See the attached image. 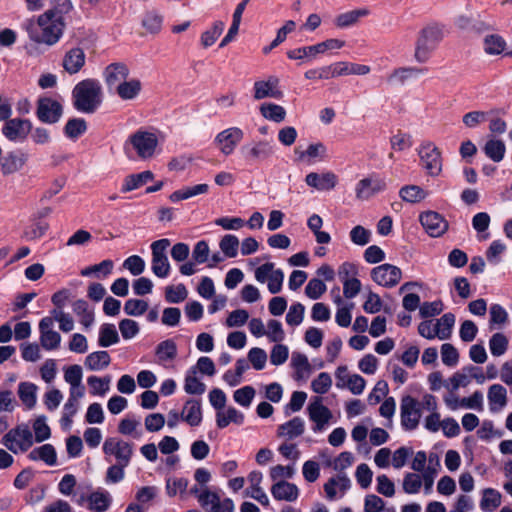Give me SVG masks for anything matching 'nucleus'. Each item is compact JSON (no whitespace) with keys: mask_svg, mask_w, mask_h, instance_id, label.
Masks as SVG:
<instances>
[{"mask_svg":"<svg viewBox=\"0 0 512 512\" xmlns=\"http://www.w3.org/2000/svg\"><path fill=\"white\" fill-rule=\"evenodd\" d=\"M37 386L32 382H20L17 394L27 410H31L37 403Z\"/></svg>","mask_w":512,"mask_h":512,"instance_id":"obj_32","label":"nucleus"},{"mask_svg":"<svg viewBox=\"0 0 512 512\" xmlns=\"http://www.w3.org/2000/svg\"><path fill=\"white\" fill-rule=\"evenodd\" d=\"M30 130V121L14 118L6 121L2 128V133L10 141H22L26 138Z\"/></svg>","mask_w":512,"mask_h":512,"instance_id":"obj_21","label":"nucleus"},{"mask_svg":"<svg viewBox=\"0 0 512 512\" xmlns=\"http://www.w3.org/2000/svg\"><path fill=\"white\" fill-rule=\"evenodd\" d=\"M421 411L420 404L416 399L410 395L404 396L400 404L402 427L405 430H415L421 419Z\"/></svg>","mask_w":512,"mask_h":512,"instance_id":"obj_10","label":"nucleus"},{"mask_svg":"<svg viewBox=\"0 0 512 512\" xmlns=\"http://www.w3.org/2000/svg\"><path fill=\"white\" fill-rule=\"evenodd\" d=\"M279 79L275 76L268 77L267 80L256 81L253 85V97L255 100L264 98L280 99L282 92L278 89Z\"/></svg>","mask_w":512,"mask_h":512,"instance_id":"obj_20","label":"nucleus"},{"mask_svg":"<svg viewBox=\"0 0 512 512\" xmlns=\"http://www.w3.org/2000/svg\"><path fill=\"white\" fill-rule=\"evenodd\" d=\"M198 501L208 512H221V500L218 494L207 489L198 494Z\"/></svg>","mask_w":512,"mask_h":512,"instance_id":"obj_49","label":"nucleus"},{"mask_svg":"<svg viewBox=\"0 0 512 512\" xmlns=\"http://www.w3.org/2000/svg\"><path fill=\"white\" fill-rule=\"evenodd\" d=\"M129 74L128 66L122 62L111 63L103 71L105 83L110 90H114L128 79Z\"/></svg>","mask_w":512,"mask_h":512,"instance_id":"obj_19","label":"nucleus"},{"mask_svg":"<svg viewBox=\"0 0 512 512\" xmlns=\"http://www.w3.org/2000/svg\"><path fill=\"white\" fill-rule=\"evenodd\" d=\"M307 410L310 420L315 423V427L313 428L315 432L321 431L332 418L331 411L322 404L320 397H316L309 404Z\"/></svg>","mask_w":512,"mask_h":512,"instance_id":"obj_22","label":"nucleus"},{"mask_svg":"<svg viewBox=\"0 0 512 512\" xmlns=\"http://www.w3.org/2000/svg\"><path fill=\"white\" fill-rule=\"evenodd\" d=\"M305 182L308 186L313 187L320 191H329L336 187L338 178L331 172L327 171L322 174L310 172L305 177Z\"/></svg>","mask_w":512,"mask_h":512,"instance_id":"obj_23","label":"nucleus"},{"mask_svg":"<svg viewBox=\"0 0 512 512\" xmlns=\"http://www.w3.org/2000/svg\"><path fill=\"white\" fill-rule=\"evenodd\" d=\"M219 247L225 256L234 258L238 253L239 240L235 235L227 234L221 239Z\"/></svg>","mask_w":512,"mask_h":512,"instance_id":"obj_62","label":"nucleus"},{"mask_svg":"<svg viewBox=\"0 0 512 512\" xmlns=\"http://www.w3.org/2000/svg\"><path fill=\"white\" fill-rule=\"evenodd\" d=\"M181 418L190 426H199L202 422V408L200 401L195 399L187 400L181 411Z\"/></svg>","mask_w":512,"mask_h":512,"instance_id":"obj_30","label":"nucleus"},{"mask_svg":"<svg viewBox=\"0 0 512 512\" xmlns=\"http://www.w3.org/2000/svg\"><path fill=\"white\" fill-rule=\"evenodd\" d=\"M87 130V123L82 118H73L67 121L64 127L65 135L72 140L78 139Z\"/></svg>","mask_w":512,"mask_h":512,"instance_id":"obj_51","label":"nucleus"},{"mask_svg":"<svg viewBox=\"0 0 512 512\" xmlns=\"http://www.w3.org/2000/svg\"><path fill=\"white\" fill-rule=\"evenodd\" d=\"M209 190L208 184H197L194 186H186L179 190L174 191L170 196L169 199L172 202H179L182 200L189 199L191 197L200 195V194H206Z\"/></svg>","mask_w":512,"mask_h":512,"instance_id":"obj_40","label":"nucleus"},{"mask_svg":"<svg viewBox=\"0 0 512 512\" xmlns=\"http://www.w3.org/2000/svg\"><path fill=\"white\" fill-rule=\"evenodd\" d=\"M295 152L299 155L300 160L308 162L315 159L323 160L327 157V148L321 142L310 144L305 151L295 150Z\"/></svg>","mask_w":512,"mask_h":512,"instance_id":"obj_45","label":"nucleus"},{"mask_svg":"<svg viewBox=\"0 0 512 512\" xmlns=\"http://www.w3.org/2000/svg\"><path fill=\"white\" fill-rule=\"evenodd\" d=\"M154 175L151 171L146 170L138 174H131L125 177L123 184L121 186V191L123 193H128L133 190H136L147 182L153 180Z\"/></svg>","mask_w":512,"mask_h":512,"instance_id":"obj_34","label":"nucleus"},{"mask_svg":"<svg viewBox=\"0 0 512 512\" xmlns=\"http://www.w3.org/2000/svg\"><path fill=\"white\" fill-rule=\"evenodd\" d=\"M487 399L491 413H498L502 411L508 403L506 388L501 384L491 385L488 388Z\"/></svg>","mask_w":512,"mask_h":512,"instance_id":"obj_26","label":"nucleus"},{"mask_svg":"<svg viewBox=\"0 0 512 512\" xmlns=\"http://www.w3.org/2000/svg\"><path fill=\"white\" fill-rule=\"evenodd\" d=\"M264 336H267L271 342H282L285 338V332L282 328L281 322L275 319H270L267 322V329L265 330Z\"/></svg>","mask_w":512,"mask_h":512,"instance_id":"obj_64","label":"nucleus"},{"mask_svg":"<svg viewBox=\"0 0 512 512\" xmlns=\"http://www.w3.org/2000/svg\"><path fill=\"white\" fill-rule=\"evenodd\" d=\"M102 449L107 461L111 462L114 460L115 463L127 466H129L134 453L133 444L119 437L106 438Z\"/></svg>","mask_w":512,"mask_h":512,"instance_id":"obj_6","label":"nucleus"},{"mask_svg":"<svg viewBox=\"0 0 512 512\" xmlns=\"http://www.w3.org/2000/svg\"><path fill=\"white\" fill-rule=\"evenodd\" d=\"M33 430L35 434V441L41 443L51 436V431L46 423V417L44 415L38 416L33 423Z\"/></svg>","mask_w":512,"mask_h":512,"instance_id":"obj_63","label":"nucleus"},{"mask_svg":"<svg viewBox=\"0 0 512 512\" xmlns=\"http://www.w3.org/2000/svg\"><path fill=\"white\" fill-rule=\"evenodd\" d=\"M155 355L157 357L158 364L166 365L168 362L173 361L177 356L176 343L171 339L160 342L156 346Z\"/></svg>","mask_w":512,"mask_h":512,"instance_id":"obj_33","label":"nucleus"},{"mask_svg":"<svg viewBox=\"0 0 512 512\" xmlns=\"http://www.w3.org/2000/svg\"><path fill=\"white\" fill-rule=\"evenodd\" d=\"M291 366L295 371V379H306L310 372L311 366L305 354L300 352H293L291 356Z\"/></svg>","mask_w":512,"mask_h":512,"instance_id":"obj_38","label":"nucleus"},{"mask_svg":"<svg viewBox=\"0 0 512 512\" xmlns=\"http://www.w3.org/2000/svg\"><path fill=\"white\" fill-rule=\"evenodd\" d=\"M322 54L318 43L310 46L298 47L287 52V57L291 60L312 61Z\"/></svg>","mask_w":512,"mask_h":512,"instance_id":"obj_37","label":"nucleus"},{"mask_svg":"<svg viewBox=\"0 0 512 512\" xmlns=\"http://www.w3.org/2000/svg\"><path fill=\"white\" fill-rule=\"evenodd\" d=\"M160 142L161 136L157 131L139 129L128 137L125 148L131 147L138 158L149 160L160 153Z\"/></svg>","mask_w":512,"mask_h":512,"instance_id":"obj_3","label":"nucleus"},{"mask_svg":"<svg viewBox=\"0 0 512 512\" xmlns=\"http://www.w3.org/2000/svg\"><path fill=\"white\" fill-rule=\"evenodd\" d=\"M62 115V105L52 98H40L37 106V116L44 123L58 122Z\"/></svg>","mask_w":512,"mask_h":512,"instance_id":"obj_18","label":"nucleus"},{"mask_svg":"<svg viewBox=\"0 0 512 512\" xmlns=\"http://www.w3.org/2000/svg\"><path fill=\"white\" fill-rule=\"evenodd\" d=\"M119 340L120 338L115 325L110 323L101 325L98 338V345L100 347H109L111 345L117 344Z\"/></svg>","mask_w":512,"mask_h":512,"instance_id":"obj_43","label":"nucleus"},{"mask_svg":"<svg viewBox=\"0 0 512 512\" xmlns=\"http://www.w3.org/2000/svg\"><path fill=\"white\" fill-rule=\"evenodd\" d=\"M29 155L16 150L6 154L1 163V169L4 175H9L20 171L27 163Z\"/></svg>","mask_w":512,"mask_h":512,"instance_id":"obj_24","label":"nucleus"},{"mask_svg":"<svg viewBox=\"0 0 512 512\" xmlns=\"http://www.w3.org/2000/svg\"><path fill=\"white\" fill-rule=\"evenodd\" d=\"M0 443L11 453L27 452L34 443V437L26 424H20L10 429L0 440Z\"/></svg>","mask_w":512,"mask_h":512,"instance_id":"obj_5","label":"nucleus"},{"mask_svg":"<svg viewBox=\"0 0 512 512\" xmlns=\"http://www.w3.org/2000/svg\"><path fill=\"white\" fill-rule=\"evenodd\" d=\"M86 64L85 50L80 46L67 49L61 61V66L69 75L77 74Z\"/></svg>","mask_w":512,"mask_h":512,"instance_id":"obj_17","label":"nucleus"},{"mask_svg":"<svg viewBox=\"0 0 512 512\" xmlns=\"http://www.w3.org/2000/svg\"><path fill=\"white\" fill-rule=\"evenodd\" d=\"M422 166L431 176H438L442 171V158L439 148L432 142H424L418 149Z\"/></svg>","mask_w":512,"mask_h":512,"instance_id":"obj_9","label":"nucleus"},{"mask_svg":"<svg viewBox=\"0 0 512 512\" xmlns=\"http://www.w3.org/2000/svg\"><path fill=\"white\" fill-rule=\"evenodd\" d=\"M110 381H111V378L109 376L101 378V377L92 375V376L88 377L87 383L91 389L90 393L95 396L96 395H98V396L105 395L109 391Z\"/></svg>","mask_w":512,"mask_h":512,"instance_id":"obj_52","label":"nucleus"},{"mask_svg":"<svg viewBox=\"0 0 512 512\" xmlns=\"http://www.w3.org/2000/svg\"><path fill=\"white\" fill-rule=\"evenodd\" d=\"M28 458L32 461L42 460L49 466L55 465L57 461L56 451L51 444H44L34 448L28 454Z\"/></svg>","mask_w":512,"mask_h":512,"instance_id":"obj_39","label":"nucleus"},{"mask_svg":"<svg viewBox=\"0 0 512 512\" xmlns=\"http://www.w3.org/2000/svg\"><path fill=\"white\" fill-rule=\"evenodd\" d=\"M196 368L192 367L187 371L185 377L184 390L188 394L201 395L205 392L206 386L197 376Z\"/></svg>","mask_w":512,"mask_h":512,"instance_id":"obj_46","label":"nucleus"},{"mask_svg":"<svg viewBox=\"0 0 512 512\" xmlns=\"http://www.w3.org/2000/svg\"><path fill=\"white\" fill-rule=\"evenodd\" d=\"M271 494L279 501L294 502L299 497V488L287 481H277L271 487Z\"/></svg>","mask_w":512,"mask_h":512,"instance_id":"obj_27","label":"nucleus"},{"mask_svg":"<svg viewBox=\"0 0 512 512\" xmlns=\"http://www.w3.org/2000/svg\"><path fill=\"white\" fill-rule=\"evenodd\" d=\"M371 277L375 283L386 288L396 286L401 278L400 268L391 264H381L371 270Z\"/></svg>","mask_w":512,"mask_h":512,"instance_id":"obj_14","label":"nucleus"},{"mask_svg":"<svg viewBox=\"0 0 512 512\" xmlns=\"http://www.w3.org/2000/svg\"><path fill=\"white\" fill-rule=\"evenodd\" d=\"M188 296V291L183 284L169 285L165 288V299L169 303H180Z\"/></svg>","mask_w":512,"mask_h":512,"instance_id":"obj_61","label":"nucleus"},{"mask_svg":"<svg viewBox=\"0 0 512 512\" xmlns=\"http://www.w3.org/2000/svg\"><path fill=\"white\" fill-rule=\"evenodd\" d=\"M254 277L257 282L267 283V288L271 294H277L282 290L284 281V272L275 267L273 262H266L254 271Z\"/></svg>","mask_w":512,"mask_h":512,"instance_id":"obj_8","label":"nucleus"},{"mask_svg":"<svg viewBox=\"0 0 512 512\" xmlns=\"http://www.w3.org/2000/svg\"><path fill=\"white\" fill-rule=\"evenodd\" d=\"M225 28V24L222 21H216L213 26L202 33L201 35V44L204 48H208L212 46L216 40L223 33Z\"/></svg>","mask_w":512,"mask_h":512,"instance_id":"obj_53","label":"nucleus"},{"mask_svg":"<svg viewBox=\"0 0 512 512\" xmlns=\"http://www.w3.org/2000/svg\"><path fill=\"white\" fill-rule=\"evenodd\" d=\"M422 71H423L422 69L417 68V67H400V68L394 69L388 76L387 80L390 84L402 85L407 80L422 73Z\"/></svg>","mask_w":512,"mask_h":512,"instance_id":"obj_44","label":"nucleus"},{"mask_svg":"<svg viewBox=\"0 0 512 512\" xmlns=\"http://www.w3.org/2000/svg\"><path fill=\"white\" fill-rule=\"evenodd\" d=\"M455 324V316L452 313H446L437 319L434 323L435 331L439 334L440 340H446L451 337L452 329Z\"/></svg>","mask_w":512,"mask_h":512,"instance_id":"obj_47","label":"nucleus"},{"mask_svg":"<svg viewBox=\"0 0 512 512\" xmlns=\"http://www.w3.org/2000/svg\"><path fill=\"white\" fill-rule=\"evenodd\" d=\"M244 137L243 131L238 127L227 128L215 137V143L225 156L232 154Z\"/></svg>","mask_w":512,"mask_h":512,"instance_id":"obj_15","label":"nucleus"},{"mask_svg":"<svg viewBox=\"0 0 512 512\" xmlns=\"http://www.w3.org/2000/svg\"><path fill=\"white\" fill-rule=\"evenodd\" d=\"M162 23V15L155 10L147 11L142 18V26L151 34L158 33L162 28Z\"/></svg>","mask_w":512,"mask_h":512,"instance_id":"obj_50","label":"nucleus"},{"mask_svg":"<svg viewBox=\"0 0 512 512\" xmlns=\"http://www.w3.org/2000/svg\"><path fill=\"white\" fill-rule=\"evenodd\" d=\"M39 341L44 350L52 351L59 349L61 345V335L54 329V319L52 317H43L38 324Z\"/></svg>","mask_w":512,"mask_h":512,"instance_id":"obj_12","label":"nucleus"},{"mask_svg":"<svg viewBox=\"0 0 512 512\" xmlns=\"http://www.w3.org/2000/svg\"><path fill=\"white\" fill-rule=\"evenodd\" d=\"M399 195L403 201L416 203L425 199L427 193L417 185H408L401 188Z\"/></svg>","mask_w":512,"mask_h":512,"instance_id":"obj_54","label":"nucleus"},{"mask_svg":"<svg viewBox=\"0 0 512 512\" xmlns=\"http://www.w3.org/2000/svg\"><path fill=\"white\" fill-rule=\"evenodd\" d=\"M114 91L124 101L134 100L142 91V82L137 78L126 79Z\"/></svg>","mask_w":512,"mask_h":512,"instance_id":"obj_31","label":"nucleus"},{"mask_svg":"<svg viewBox=\"0 0 512 512\" xmlns=\"http://www.w3.org/2000/svg\"><path fill=\"white\" fill-rule=\"evenodd\" d=\"M79 409V403L67 399L66 403L63 406L62 416L60 419V424L63 429L69 430L73 423V417L76 415Z\"/></svg>","mask_w":512,"mask_h":512,"instance_id":"obj_55","label":"nucleus"},{"mask_svg":"<svg viewBox=\"0 0 512 512\" xmlns=\"http://www.w3.org/2000/svg\"><path fill=\"white\" fill-rule=\"evenodd\" d=\"M111 357L105 350L95 351L88 354L84 365L90 371H101L110 365Z\"/></svg>","mask_w":512,"mask_h":512,"instance_id":"obj_35","label":"nucleus"},{"mask_svg":"<svg viewBox=\"0 0 512 512\" xmlns=\"http://www.w3.org/2000/svg\"><path fill=\"white\" fill-rule=\"evenodd\" d=\"M385 189V180L378 175L371 174L357 182L355 195L358 200L366 201Z\"/></svg>","mask_w":512,"mask_h":512,"instance_id":"obj_13","label":"nucleus"},{"mask_svg":"<svg viewBox=\"0 0 512 512\" xmlns=\"http://www.w3.org/2000/svg\"><path fill=\"white\" fill-rule=\"evenodd\" d=\"M483 151L492 161L500 162L505 156L506 147L502 140L491 138L486 141Z\"/></svg>","mask_w":512,"mask_h":512,"instance_id":"obj_42","label":"nucleus"},{"mask_svg":"<svg viewBox=\"0 0 512 512\" xmlns=\"http://www.w3.org/2000/svg\"><path fill=\"white\" fill-rule=\"evenodd\" d=\"M350 486L351 481L346 475H338L330 478L324 484V491L326 493V497L329 500H333L337 497H342Z\"/></svg>","mask_w":512,"mask_h":512,"instance_id":"obj_28","label":"nucleus"},{"mask_svg":"<svg viewBox=\"0 0 512 512\" xmlns=\"http://www.w3.org/2000/svg\"><path fill=\"white\" fill-rule=\"evenodd\" d=\"M442 39L443 33L439 27L427 26L423 28L415 42V61L417 63H426Z\"/></svg>","mask_w":512,"mask_h":512,"instance_id":"obj_4","label":"nucleus"},{"mask_svg":"<svg viewBox=\"0 0 512 512\" xmlns=\"http://www.w3.org/2000/svg\"><path fill=\"white\" fill-rule=\"evenodd\" d=\"M259 110L265 119L276 123L284 121L286 117V110L282 106L274 103H263Z\"/></svg>","mask_w":512,"mask_h":512,"instance_id":"obj_48","label":"nucleus"},{"mask_svg":"<svg viewBox=\"0 0 512 512\" xmlns=\"http://www.w3.org/2000/svg\"><path fill=\"white\" fill-rule=\"evenodd\" d=\"M419 221L431 237H440L448 230L447 220L438 212L425 211L420 214Z\"/></svg>","mask_w":512,"mask_h":512,"instance_id":"obj_16","label":"nucleus"},{"mask_svg":"<svg viewBox=\"0 0 512 512\" xmlns=\"http://www.w3.org/2000/svg\"><path fill=\"white\" fill-rule=\"evenodd\" d=\"M489 349L493 356H502L508 349V338L503 333L493 334L489 340Z\"/></svg>","mask_w":512,"mask_h":512,"instance_id":"obj_56","label":"nucleus"},{"mask_svg":"<svg viewBox=\"0 0 512 512\" xmlns=\"http://www.w3.org/2000/svg\"><path fill=\"white\" fill-rule=\"evenodd\" d=\"M73 105L82 113H93L102 102V88L99 81L85 79L75 85L72 91Z\"/></svg>","mask_w":512,"mask_h":512,"instance_id":"obj_2","label":"nucleus"},{"mask_svg":"<svg viewBox=\"0 0 512 512\" xmlns=\"http://www.w3.org/2000/svg\"><path fill=\"white\" fill-rule=\"evenodd\" d=\"M244 422V414L234 407H228L225 411H218L216 424L219 428H225L230 423L241 425Z\"/></svg>","mask_w":512,"mask_h":512,"instance_id":"obj_36","label":"nucleus"},{"mask_svg":"<svg viewBox=\"0 0 512 512\" xmlns=\"http://www.w3.org/2000/svg\"><path fill=\"white\" fill-rule=\"evenodd\" d=\"M255 395V389L252 386L248 385L235 390L233 393V399L240 406L244 408H249Z\"/></svg>","mask_w":512,"mask_h":512,"instance_id":"obj_59","label":"nucleus"},{"mask_svg":"<svg viewBox=\"0 0 512 512\" xmlns=\"http://www.w3.org/2000/svg\"><path fill=\"white\" fill-rule=\"evenodd\" d=\"M87 503L91 512H106L112 504V496L108 491L98 489L87 496Z\"/></svg>","mask_w":512,"mask_h":512,"instance_id":"obj_29","label":"nucleus"},{"mask_svg":"<svg viewBox=\"0 0 512 512\" xmlns=\"http://www.w3.org/2000/svg\"><path fill=\"white\" fill-rule=\"evenodd\" d=\"M58 7L50 8L42 14L27 19L23 24L29 39L36 44L54 46L62 38L65 30L63 14L70 11V0H58Z\"/></svg>","mask_w":512,"mask_h":512,"instance_id":"obj_1","label":"nucleus"},{"mask_svg":"<svg viewBox=\"0 0 512 512\" xmlns=\"http://www.w3.org/2000/svg\"><path fill=\"white\" fill-rule=\"evenodd\" d=\"M170 240L163 238L151 244V270L158 278H167L171 271V265L167 256Z\"/></svg>","mask_w":512,"mask_h":512,"instance_id":"obj_7","label":"nucleus"},{"mask_svg":"<svg viewBox=\"0 0 512 512\" xmlns=\"http://www.w3.org/2000/svg\"><path fill=\"white\" fill-rule=\"evenodd\" d=\"M305 432V421L301 417H294L277 428V437L291 441Z\"/></svg>","mask_w":512,"mask_h":512,"instance_id":"obj_25","label":"nucleus"},{"mask_svg":"<svg viewBox=\"0 0 512 512\" xmlns=\"http://www.w3.org/2000/svg\"><path fill=\"white\" fill-rule=\"evenodd\" d=\"M367 14V9L352 10L337 16L335 23L340 28L349 27L355 24L360 17L366 16Z\"/></svg>","mask_w":512,"mask_h":512,"instance_id":"obj_57","label":"nucleus"},{"mask_svg":"<svg viewBox=\"0 0 512 512\" xmlns=\"http://www.w3.org/2000/svg\"><path fill=\"white\" fill-rule=\"evenodd\" d=\"M240 152L245 161L255 163L272 157L275 149L271 142L258 140L242 146Z\"/></svg>","mask_w":512,"mask_h":512,"instance_id":"obj_11","label":"nucleus"},{"mask_svg":"<svg viewBox=\"0 0 512 512\" xmlns=\"http://www.w3.org/2000/svg\"><path fill=\"white\" fill-rule=\"evenodd\" d=\"M506 42L499 35H488L484 39V50L489 55H498L505 50Z\"/></svg>","mask_w":512,"mask_h":512,"instance_id":"obj_58","label":"nucleus"},{"mask_svg":"<svg viewBox=\"0 0 512 512\" xmlns=\"http://www.w3.org/2000/svg\"><path fill=\"white\" fill-rule=\"evenodd\" d=\"M73 312L79 317V322L85 329L90 328L94 323V312L89 308L85 300H76L72 305Z\"/></svg>","mask_w":512,"mask_h":512,"instance_id":"obj_41","label":"nucleus"},{"mask_svg":"<svg viewBox=\"0 0 512 512\" xmlns=\"http://www.w3.org/2000/svg\"><path fill=\"white\" fill-rule=\"evenodd\" d=\"M501 504V494L491 488L484 490L480 506L483 510L493 511Z\"/></svg>","mask_w":512,"mask_h":512,"instance_id":"obj_60","label":"nucleus"}]
</instances>
